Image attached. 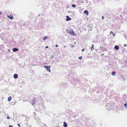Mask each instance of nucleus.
<instances>
[{
    "instance_id": "obj_1",
    "label": "nucleus",
    "mask_w": 127,
    "mask_h": 127,
    "mask_svg": "<svg viewBox=\"0 0 127 127\" xmlns=\"http://www.w3.org/2000/svg\"><path fill=\"white\" fill-rule=\"evenodd\" d=\"M67 85V84L65 83H61L59 85L60 89L65 88Z\"/></svg>"
},
{
    "instance_id": "obj_2",
    "label": "nucleus",
    "mask_w": 127,
    "mask_h": 127,
    "mask_svg": "<svg viewBox=\"0 0 127 127\" xmlns=\"http://www.w3.org/2000/svg\"><path fill=\"white\" fill-rule=\"evenodd\" d=\"M66 32L72 35H76V34L74 32V30L73 29H72L71 30H69L67 29H66Z\"/></svg>"
},
{
    "instance_id": "obj_3",
    "label": "nucleus",
    "mask_w": 127,
    "mask_h": 127,
    "mask_svg": "<svg viewBox=\"0 0 127 127\" xmlns=\"http://www.w3.org/2000/svg\"><path fill=\"white\" fill-rule=\"evenodd\" d=\"M37 102V100L36 98H34L30 102L31 103L32 105H34Z\"/></svg>"
},
{
    "instance_id": "obj_4",
    "label": "nucleus",
    "mask_w": 127,
    "mask_h": 127,
    "mask_svg": "<svg viewBox=\"0 0 127 127\" xmlns=\"http://www.w3.org/2000/svg\"><path fill=\"white\" fill-rule=\"evenodd\" d=\"M44 67L49 72H51V70L50 69V66H46L44 65Z\"/></svg>"
},
{
    "instance_id": "obj_5",
    "label": "nucleus",
    "mask_w": 127,
    "mask_h": 127,
    "mask_svg": "<svg viewBox=\"0 0 127 127\" xmlns=\"http://www.w3.org/2000/svg\"><path fill=\"white\" fill-rule=\"evenodd\" d=\"M101 50L102 51H105L107 50V49L105 48H104L103 47L101 46L100 47Z\"/></svg>"
},
{
    "instance_id": "obj_6",
    "label": "nucleus",
    "mask_w": 127,
    "mask_h": 127,
    "mask_svg": "<svg viewBox=\"0 0 127 127\" xmlns=\"http://www.w3.org/2000/svg\"><path fill=\"white\" fill-rule=\"evenodd\" d=\"M66 21H69L71 20V19L68 16H66Z\"/></svg>"
},
{
    "instance_id": "obj_7",
    "label": "nucleus",
    "mask_w": 127,
    "mask_h": 127,
    "mask_svg": "<svg viewBox=\"0 0 127 127\" xmlns=\"http://www.w3.org/2000/svg\"><path fill=\"white\" fill-rule=\"evenodd\" d=\"M12 51L14 52H15L18 51V49L16 48H14L12 49Z\"/></svg>"
},
{
    "instance_id": "obj_8",
    "label": "nucleus",
    "mask_w": 127,
    "mask_h": 127,
    "mask_svg": "<svg viewBox=\"0 0 127 127\" xmlns=\"http://www.w3.org/2000/svg\"><path fill=\"white\" fill-rule=\"evenodd\" d=\"M84 13L86 15L88 16L89 15V12L87 10H85L84 12Z\"/></svg>"
},
{
    "instance_id": "obj_9",
    "label": "nucleus",
    "mask_w": 127,
    "mask_h": 127,
    "mask_svg": "<svg viewBox=\"0 0 127 127\" xmlns=\"http://www.w3.org/2000/svg\"><path fill=\"white\" fill-rule=\"evenodd\" d=\"M18 77V75L17 74H15L13 76L14 78L15 79H17Z\"/></svg>"
},
{
    "instance_id": "obj_10",
    "label": "nucleus",
    "mask_w": 127,
    "mask_h": 127,
    "mask_svg": "<svg viewBox=\"0 0 127 127\" xmlns=\"http://www.w3.org/2000/svg\"><path fill=\"white\" fill-rule=\"evenodd\" d=\"M63 126L64 127H67V124L65 122H63Z\"/></svg>"
},
{
    "instance_id": "obj_11",
    "label": "nucleus",
    "mask_w": 127,
    "mask_h": 127,
    "mask_svg": "<svg viewBox=\"0 0 127 127\" xmlns=\"http://www.w3.org/2000/svg\"><path fill=\"white\" fill-rule=\"evenodd\" d=\"M114 49L116 50H119V47L117 45L115 46L114 47Z\"/></svg>"
},
{
    "instance_id": "obj_12",
    "label": "nucleus",
    "mask_w": 127,
    "mask_h": 127,
    "mask_svg": "<svg viewBox=\"0 0 127 127\" xmlns=\"http://www.w3.org/2000/svg\"><path fill=\"white\" fill-rule=\"evenodd\" d=\"M7 16H8L9 18L11 19H12L13 18V16L11 15H10V17L8 15H7Z\"/></svg>"
},
{
    "instance_id": "obj_13",
    "label": "nucleus",
    "mask_w": 127,
    "mask_h": 127,
    "mask_svg": "<svg viewBox=\"0 0 127 127\" xmlns=\"http://www.w3.org/2000/svg\"><path fill=\"white\" fill-rule=\"evenodd\" d=\"M12 99V97L11 96H9L8 98V101L9 102L11 101Z\"/></svg>"
},
{
    "instance_id": "obj_14",
    "label": "nucleus",
    "mask_w": 127,
    "mask_h": 127,
    "mask_svg": "<svg viewBox=\"0 0 127 127\" xmlns=\"http://www.w3.org/2000/svg\"><path fill=\"white\" fill-rule=\"evenodd\" d=\"M116 74V72L115 71H113L111 73V74L113 76H114Z\"/></svg>"
},
{
    "instance_id": "obj_15",
    "label": "nucleus",
    "mask_w": 127,
    "mask_h": 127,
    "mask_svg": "<svg viewBox=\"0 0 127 127\" xmlns=\"http://www.w3.org/2000/svg\"><path fill=\"white\" fill-rule=\"evenodd\" d=\"M88 26V27H90L92 28L93 27V25L92 24H89Z\"/></svg>"
},
{
    "instance_id": "obj_16",
    "label": "nucleus",
    "mask_w": 127,
    "mask_h": 127,
    "mask_svg": "<svg viewBox=\"0 0 127 127\" xmlns=\"http://www.w3.org/2000/svg\"><path fill=\"white\" fill-rule=\"evenodd\" d=\"M47 38V37L46 36H45L43 37V39L44 40H45Z\"/></svg>"
},
{
    "instance_id": "obj_17",
    "label": "nucleus",
    "mask_w": 127,
    "mask_h": 127,
    "mask_svg": "<svg viewBox=\"0 0 127 127\" xmlns=\"http://www.w3.org/2000/svg\"><path fill=\"white\" fill-rule=\"evenodd\" d=\"M110 33L111 34H112L114 36L115 35V34L112 31L110 32Z\"/></svg>"
},
{
    "instance_id": "obj_18",
    "label": "nucleus",
    "mask_w": 127,
    "mask_h": 127,
    "mask_svg": "<svg viewBox=\"0 0 127 127\" xmlns=\"http://www.w3.org/2000/svg\"><path fill=\"white\" fill-rule=\"evenodd\" d=\"M71 6L73 7H74L76 6V5L74 4H71Z\"/></svg>"
},
{
    "instance_id": "obj_19",
    "label": "nucleus",
    "mask_w": 127,
    "mask_h": 127,
    "mask_svg": "<svg viewBox=\"0 0 127 127\" xmlns=\"http://www.w3.org/2000/svg\"><path fill=\"white\" fill-rule=\"evenodd\" d=\"M26 120H27V121H28L27 120V119H29L30 118V117H28V116H26Z\"/></svg>"
},
{
    "instance_id": "obj_20",
    "label": "nucleus",
    "mask_w": 127,
    "mask_h": 127,
    "mask_svg": "<svg viewBox=\"0 0 127 127\" xmlns=\"http://www.w3.org/2000/svg\"><path fill=\"white\" fill-rule=\"evenodd\" d=\"M124 105L125 107H126V108H127V102L126 103L124 104Z\"/></svg>"
},
{
    "instance_id": "obj_21",
    "label": "nucleus",
    "mask_w": 127,
    "mask_h": 127,
    "mask_svg": "<svg viewBox=\"0 0 127 127\" xmlns=\"http://www.w3.org/2000/svg\"><path fill=\"white\" fill-rule=\"evenodd\" d=\"M94 45L93 44H92V47H91V50H93V48L94 49Z\"/></svg>"
},
{
    "instance_id": "obj_22",
    "label": "nucleus",
    "mask_w": 127,
    "mask_h": 127,
    "mask_svg": "<svg viewBox=\"0 0 127 127\" xmlns=\"http://www.w3.org/2000/svg\"><path fill=\"white\" fill-rule=\"evenodd\" d=\"M124 36L125 37V38L126 39H127V36H126V35H124Z\"/></svg>"
},
{
    "instance_id": "obj_23",
    "label": "nucleus",
    "mask_w": 127,
    "mask_h": 127,
    "mask_svg": "<svg viewBox=\"0 0 127 127\" xmlns=\"http://www.w3.org/2000/svg\"><path fill=\"white\" fill-rule=\"evenodd\" d=\"M82 56H80L78 57V58L80 60H81L82 59Z\"/></svg>"
},
{
    "instance_id": "obj_24",
    "label": "nucleus",
    "mask_w": 127,
    "mask_h": 127,
    "mask_svg": "<svg viewBox=\"0 0 127 127\" xmlns=\"http://www.w3.org/2000/svg\"><path fill=\"white\" fill-rule=\"evenodd\" d=\"M42 107L44 108V110H45V107L44 105H42Z\"/></svg>"
},
{
    "instance_id": "obj_25",
    "label": "nucleus",
    "mask_w": 127,
    "mask_h": 127,
    "mask_svg": "<svg viewBox=\"0 0 127 127\" xmlns=\"http://www.w3.org/2000/svg\"><path fill=\"white\" fill-rule=\"evenodd\" d=\"M16 101H15L14 102V103L12 104V105H13L15 104H16Z\"/></svg>"
},
{
    "instance_id": "obj_26",
    "label": "nucleus",
    "mask_w": 127,
    "mask_h": 127,
    "mask_svg": "<svg viewBox=\"0 0 127 127\" xmlns=\"http://www.w3.org/2000/svg\"><path fill=\"white\" fill-rule=\"evenodd\" d=\"M122 79L124 80V81H125V78L123 77H122Z\"/></svg>"
},
{
    "instance_id": "obj_27",
    "label": "nucleus",
    "mask_w": 127,
    "mask_h": 127,
    "mask_svg": "<svg viewBox=\"0 0 127 127\" xmlns=\"http://www.w3.org/2000/svg\"><path fill=\"white\" fill-rule=\"evenodd\" d=\"M50 56H51V58H52L53 57H54V56L53 55H50Z\"/></svg>"
},
{
    "instance_id": "obj_28",
    "label": "nucleus",
    "mask_w": 127,
    "mask_h": 127,
    "mask_svg": "<svg viewBox=\"0 0 127 127\" xmlns=\"http://www.w3.org/2000/svg\"><path fill=\"white\" fill-rule=\"evenodd\" d=\"M7 118L8 119H10V117L9 116H7Z\"/></svg>"
},
{
    "instance_id": "obj_29",
    "label": "nucleus",
    "mask_w": 127,
    "mask_h": 127,
    "mask_svg": "<svg viewBox=\"0 0 127 127\" xmlns=\"http://www.w3.org/2000/svg\"><path fill=\"white\" fill-rule=\"evenodd\" d=\"M102 20H103L104 19V17H103V16H102Z\"/></svg>"
},
{
    "instance_id": "obj_30",
    "label": "nucleus",
    "mask_w": 127,
    "mask_h": 127,
    "mask_svg": "<svg viewBox=\"0 0 127 127\" xmlns=\"http://www.w3.org/2000/svg\"><path fill=\"white\" fill-rule=\"evenodd\" d=\"M2 14V12H1L0 11V15H1Z\"/></svg>"
},
{
    "instance_id": "obj_31",
    "label": "nucleus",
    "mask_w": 127,
    "mask_h": 127,
    "mask_svg": "<svg viewBox=\"0 0 127 127\" xmlns=\"http://www.w3.org/2000/svg\"><path fill=\"white\" fill-rule=\"evenodd\" d=\"M17 125H18V127H20V124H17Z\"/></svg>"
},
{
    "instance_id": "obj_32",
    "label": "nucleus",
    "mask_w": 127,
    "mask_h": 127,
    "mask_svg": "<svg viewBox=\"0 0 127 127\" xmlns=\"http://www.w3.org/2000/svg\"><path fill=\"white\" fill-rule=\"evenodd\" d=\"M74 47V45H72L71 46V47Z\"/></svg>"
},
{
    "instance_id": "obj_33",
    "label": "nucleus",
    "mask_w": 127,
    "mask_h": 127,
    "mask_svg": "<svg viewBox=\"0 0 127 127\" xmlns=\"http://www.w3.org/2000/svg\"><path fill=\"white\" fill-rule=\"evenodd\" d=\"M85 49L84 48L82 50V51H84V50Z\"/></svg>"
},
{
    "instance_id": "obj_34",
    "label": "nucleus",
    "mask_w": 127,
    "mask_h": 127,
    "mask_svg": "<svg viewBox=\"0 0 127 127\" xmlns=\"http://www.w3.org/2000/svg\"><path fill=\"white\" fill-rule=\"evenodd\" d=\"M124 46H125V47H126V46H127V45L126 44H124Z\"/></svg>"
},
{
    "instance_id": "obj_35",
    "label": "nucleus",
    "mask_w": 127,
    "mask_h": 127,
    "mask_svg": "<svg viewBox=\"0 0 127 127\" xmlns=\"http://www.w3.org/2000/svg\"><path fill=\"white\" fill-rule=\"evenodd\" d=\"M48 46H47L45 47V48L46 49V48H48Z\"/></svg>"
},
{
    "instance_id": "obj_36",
    "label": "nucleus",
    "mask_w": 127,
    "mask_h": 127,
    "mask_svg": "<svg viewBox=\"0 0 127 127\" xmlns=\"http://www.w3.org/2000/svg\"><path fill=\"white\" fill-rule=\"evenodd\" d=\"M8 127H12V125H10Z\"/></svg>"
},
{
    "instance_id": "obj_37",
    "label": "nucleus",
    "mask_w": 127,
    "mask_h": 127,
    "mask_svg": "<svg viewBox=\"0 0 127 127\" xmlns=\"http://www.w3.org/2000/svg\"><path fill=\"white\" fill-rule=\"evenodd\" d=\"M76 115H75V116H74L73 115V117H74V118H75L76 117Z\"/></svg>"
},
{
    "instance_id": "obj_38",
    "label": "nucleus",
    "mask_w": 127,
    "mask_h": 127,
    "mask_svg": "<svg viewBox=\"0 0 127 127\" xmlns=\"http://www.w3.org/2000/svg\"><path fill=\"white\" fill-rule=\"evenodd\" d=\"M56 46V47H58V45H56V46Z\"/></svg>"
},
{
    "instance_id": "obj_39",
    "label": "nucleus",
    "mask_w": 127,
    "mask_h": 127,
    "mask_svg": "<svg viewBox=\"0 0 127 127\" xmlns=\"http://www.w3.org/2000/svg\"><path fill=\"white\" fill-rule=\"evenodd\" d=\"M11 103H12V104H13L14 103V102H11Z\"/></svg>"
},
{
    "instance_id": "obj_40",
    "label": "nucleus",
    "mask_w": 127,
    "mask_h": 127,
    "mask_svg": "<svg viewBox=\"0 0 127 127\" xmlns=\"http://www.w3.org/2000/svg\"><path fill=\"white\" fill-rule=\"evenodd\" d=\"M25 25V23H24V24H23V26H24Z\"/></svg>"
},
{
    "instance_id": "obj_41",
    "label": "nucleus",
    "mask_w": 127,
    "mask_h": 127,
    "mask_svg": "<svg viewBox=\"0 0 127 127\" xmlns=\"http://www.w3.org/2000/svg\"><path fill=\"white\" fill-rule=\"evenodd\" d=\"M111 65V64H109V65Z\"/></svg>"
},
{
    "instance_id": "obj_42",
    "label": "nucleus",
    "mask_w": 127,
    "mask_h": 127,
    "mask_svg": "<svg viewBox=\"0 0 127 127\" xmlns=\"http://www.w3.org/2000/svg\"><path fill=\"white\" fill-rule=\"evenodd\" d=\"M109 104V103H107L106 104V105H107V104Z\"/></svg>"
},
{
    "instance_id": "obj_43",
    "label": "nucleus",
    "mask_w": 127,
    "mask_h": 127,
    "mask_svg": "<svg viewBox=\"0 0 127 127\" xmlns=\"http://www.w3.org/2000/svg\"><path fill=\"white\" fill-rule=\"evenodd\" d=\"M69 12H70V11H69L68 12V13H69Z\"/></svg>"
},
{
    "instance_id": "obj_44",
    "label": "nucleus",
    "mask_w": 127,
    "mask_h": 127,
    "mask_svg": "<svg viewBox=\"0 0 127 127\" xmlns=\"http://www.w3.org/2000/svg\"><path fill=\"white\" fill-rule=\"evenodd\" d=\"M40 15V14H38V16H39Z\"/></svg>"
},
{
    "instance_id": "obj_45",
    "label": "nucleus",
    "mask_w": 127,
    "mask_h": 127,
    "mask_svg": "<svg viewBox=\"0 0 127 127\" xmlns=\"http://www.w3.org/2000/svg\"><path fill=\"white\" fill-rule=\"evenodd\" d=\"M8 51H10V50H9V49H8Z\"/></svg>"
},
{
    "instance_id": "obj_46",
    "label": "nucleus",
    "mask_w": 127,
    "mask_h": 127,
    "mask_svg": "<svg viewBox=\"0 0 127 127\" xmlns=\"http://www.w3.org/2000/svg\"><path fill=\"white\" fill-rule=\"evenodd\" d=\"M82 2V3H83L84 2H83H83Z\"/></svg>"
},
{
    "instance_id": "obj_47",
    "label": "nucleus",
    "mask_w": 127,
    "mask_h": 127,
    "mask_svg": "<svg viewBox=\"0 0 127 127\" xmlns=\"http://www.w3.org/2000/svg\"><path fill=\"white\" fill-rule=\"evenodd\" d=\"M104 55V54H103L102 55Z\"/></svg>"
}]
</instances>
